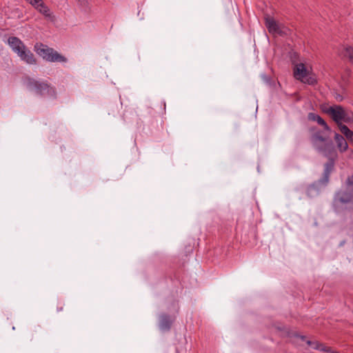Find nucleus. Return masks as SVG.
Wrapping results in <instances>:
<instances>
[{"label": "nucleus", "instance_id": "20e7f679", "mask_svg": "<svg viewBox=\"0 0 353 353\" xmlns=\"http://www.w3.org/2000/svg\"><path fill=\"white\" fill-rule=\"evenodd\" d=\"M34 50L43 59L49 62L65 63L67 59L52 48L43 43H36Z\"/></svg>", "mask_w": 353, "mask_h": 353}, {"label": "nucleus", "instance_id": "f03ea898", "mask_svg": "<svg viewBox=\"0 0 353 353\" xmlns=\"http://www.w3.org/2000/svg\"><path fill=\"white\" fill-rule=\"evenodd\" d=\"M310 141L314 148L319 153L323 154L329 159L324 165V170L322 177L310 185L307 188V193L310 196L318 194L322 186L325 187L330 181V176L334 168V158L336 157V151L332 139L329 135L318 130L312 134Z\"/></svg>", "mask_w": 353, "mask_h": 353}, {"label": "nucleus", "instance_id": "6ab92c4d", "mask_svg": "<svg viewBox=\"0 0 353 353\" xmlns=\"http://www.w3.org/2000/svg\"><path fill=\"white\" fill-rule=\"evenodd\" d=\"M305 83H308L309 85H314L316 83V80L312 77H306L304 78V81H301Z\"/></svg>", "mask_w": 353, "mask_h": 353}, {"label": "nucleus", "instance_id": "dca6fc26", "mask_svg": "<svg viewBox=\"0 0 353 353\" xmlns=\"http://www.w3.org/2000/svg\"><path fill=\"white\" fill-rule=\"evenodd\" d=\"M340 130L343 133L347 139L353 142V131L350 130L345 125H341Z\"/></svg>", "mask_w": 353, "mask_h": 353}, {"label": "nucleus", "instance_id": "7ed1b4c3", "mask_svg": "<svg viewBox=\"0 0 353 353\" xmlns=\"http://www.w3.org/2000/svg\"><path fill=\"white\" fill-rule=\"evenodd\" d=\"M24 82L29 89L34 90L37 94L43 97L56 98L57 92L55 88L48 83V81H41L30 77H26L24 79Z\"/></svg>", "mask_w": 353, "mask_h": 353}, {"label": "nucleus", "instance_id": "9b49d317", "mask_svg": "<svg viewBox=\"0 0 353 353\" xmlns=\"http://www.w3.org/2000/svg\"><path fill=\"white\" fill-rule=\"evenodd\" d=\"M307 119L310 120V121H316L318 123V124L322 125L324 128L325 130L327 131V132H331V129L328 126V125L327 124V123L325 121V120L321 117H320L319 114H316L315 113H313V112H310L307 115Z\"/></svg>", "mask_w": 353, "mask_h": 353}, {"label": "nucleus", "instance_id": "1a4fd4ad", "mask_svg": "<svg viewBox=\"0 0 353 353\" xmlns=\"http://www.w3.org/2000/svg\"><path fill=\"white\" fill-rule=\"evenodd\" d=\"M294 77L296 79L304 81V78L307 76V70L305 65L302 63H297L294 68Z\"/></svg>", "mask_w": 353, "mask_h": 353}, {"label": "nucleus", "instance_id": "f3484780", "mask_svg": "<svg viewBox=\"0 0 353 353\" xmlns=\"http://www.w3.org/2000/svg\"><path fill=\"white\" fill-rule=\"evenodd\" d=\"M342 55L344 57H347L349 61L353 63V48L351 46H347L343 48L342 52Z\"/></svg>", "mask_w": 353, "mask_h": 353}, {"label": "nucleus", "instance_id": "a211bd4d", "mask_svg": "<svg viewBox=\"0 0 353 353\" xmlns=\"http://www.w3.org/2000/svg\"><path fill=\"white\" fill-rule=\"evenodd\" d=\"M289 31L290 30L288 28L279 25L278 27V30L275 32L274 34H279L280 36H285L288 34Z\"/></svg>", "mask_w": 353, "mask_h": 353}, {"label": "nucleus", "instance_id": "393cba45", "mask_svg": "<svg viewBox=\"0 0 353 353\" xmlns=\"http://www.w3.org/2000/svg\"><path fill=\"white\" fill-rule=\"evenodd\" d=\"M293 336L297 338H300L302 341H305L306 339V337L305 336L300 335L298 333H294Z\"/></svg>", "mask_w": 353, "mask_h": 353}, {"label": "nucleus", "instance_id": "6e6552de", "mask_svg": "<svg viewBox=\"0 0 353 353\" xmlns=\"http://www.w3.org/2000/svg\"><path fill=\"white\" fill-rule=\"evenodd\" d=\"M40 13L46 17H50V10L49 8L44 3L43 0H31L29 3Z\"/></svg>", "mask_w": 353, "mask_h": 353}, {"label": "nucleus", "instance_id": "5701e85b", "mask_svg": "<svg viewBox=\"0 0 353 353\" xmlns=\"http://www.w3.org/2000/svg\"><path fill=\"white\" fill-rule=\"evenodd\" d=\"M36 332V330H32V331H30V333L28 334V336H27V337H28V339L29 341H32V340H33V335H34V332Z\"/></svg>", "mask_w": 353, "mask_h": 353}, {"label": "nucleus", "instance_id": "39448f33", "mask_svg": "<svg viewBox=\"0 0 353 353\" xmlns=\"http://www.w3.org/2000/svg\"><path fill=\"white\" fill-rule=\"evenodd\" d=\"M325 112L331 116L339 128L341 125H343L342 121L347 123L352 119V117L348 114L341 105L330 106L325 110Z\"/></svg>", "mask_w": 353, "mask_h": 353}, {"label": "nucleus", "instance_id": "ddd939ff", "mask_svg": "<svg viewBox=\"0 0 353 353\" xmlns=\"http://www.w3.org/2000/svg\"><path fill=\"white\" fill-rule=\"evenodd\" d=\"M335 141L336 145L340 150L341 152H344L347 150L348 148V144L345 140V139L341 134L338 133H335L334 135Z\"/></svg>", "mask_w": 353, "mask_h": 353}, {"label": "nucleus", "instance_id": "412c9836", "mask_svg": "<svg viewBox=\"0 0 353 353\" xmlns=\"http://www.w3.org/2000/svg\"><path fill=\"white\" fill-rule=\"evenodd\" d=\"M251 234L252 235V237H253V240L254 241H256V237H257V231H256V228L255 227H252L251 228Z\"/></svg>", "mask_w": 353, "mask_h": 353}, {"label": "nucleus", "instance_id": "aec40b11", "mask_svg": "<svg viewBox=\"0 0 353 353\" xmlns=\"http://www.w3.org/2000/svg\"><path fill=\"white\" fill-rule=\"evenodd\" d=\"M346 183L347 186L350 188H353V174L349 176L346 180Z\"/></svg>", "mask_w": 353, "mask_h": 353}, {"label": "nucleus", "instance_id": "cd10ccee", "mask_svg": "<svg viewBox=\"0 0 353 353\" xmlns=\"http://www.w3.org/2000/svg\"><path fill=\"white\" fill-rule=\"evenodd\" d=\"M192 248H190V250H189V252H192Z\"/></svg>", "mask_w": 353, "mask_h": 353}, {"label": "nucleus", "instance_id": "f257e3e1", "mask_svg": "<svg viewBox=\"0 0 353 353\" xmlns=\"http://www.w3.org/2000/svg\"><path fill=\"white\" fill-rule=\"evenodd\" d=\"M310 141L314 148L319 153L323 154L329 159L324 165V170L322 177L310 185L307 188V193L310 196L318 194L322 186L325 187L330 181V176L334 168V158L336 157V151L332 139L329 135L318 130L312 134Z\"/></svg>", "mask_w": 353, "mask_h": 353}, {"label": "nucleus", "instance_id": "c85d7f7f", "mask_svg": "<svg viewBox=\"0 0 353 353\" xmlns=\"http://www.w3.org/2000/svg\"><path fill=\"white\" fill-rule=\"evenodd\" d=\"M28 3H30L31 0H26Z\"/></svg>", "mask_w": 353, "mask_h": 353}, {"label": "nucleus", "instance_id": "b1692460", "mask_svg": "<svg viewBox=\"0 0 353 353\" xmlns=\"http://www.w3.org/2000/svg\"><path fill=\"white\" fill-rule=\"evenodd\" d=\"M63 306H64V303H60L57 305V312H61V311H62V310H63Z\"/></svg>", "mask_w": 353, "mask_h": 353}, {"label": "nucleus", "instance_id": "423d86ee", "mask_svg": "<svg viewBox=\"0 0 353 353\" xmlns=\"http://www.w3.org/2000/svg\"><path fill=\"white\" fill-rule=\"evenodd\" d=\"M174 320V316H172L165 313L161 314L159 316V329L163 332L170 331Z\"/></svg>", "mask_w": 353, "mask_h": 353}, {"label": "nucleus", "instance_id": "a878e982", "mask_svg": "<svg viewBox=\"0 0 353 353\" xmlns=\"http://www.w3.org/2000/svg\"><path fill=\"white\" fill-rule=\"evenodd\" d=\"M172 304L176 307V311L178 312V310H179L178 302L177 301H174Z\"/></svg>", "mask_w": 353, "mask_h": 353}, {"label": "nucleus", "instance_id": "9d476101", "mask_svg": "<svg viewBox=\"0 0 353 353\" xmlns=\"http://www.w3.org/2000/svg\"><path fill=\"white\" fill-rule=\"evenodd\" d=\"M20 59L28 64H36L37 61L33 53L26 47L22 51L17 54Z\"/></svg>", "mask_w": 353, "mask_h": 353}, {"label": "nucleus", "instance_id": "4468645a", "mask_svg": "<svg viewBox=\"0 0 353 353\" xmlns=\"http://www.w3.org/2000/svg\"><path fill=\"white\" fill-rule=\"evenodd\" d=\"M265 24L269 32L271 34H274L275 32L278 30V27L279 26V24L276 23L274 19L270 17H267L265 18Z\"/></svg>", "mask_w": 353, "mask_h": 353}, {"label": "nucleus", "instance_id": "f8f14e48", "mask_svg": "<svg viewBox=\"0 0 353 353\" xmlns=\"http://www.w3.org/2000/svg\"><path fill=\"white\" fill-rule=\"evenodd\" d=\"M335 199L341 204H347L352 201V195L347 192L340 191L336 194Z\"/></svg>", "mask_w": 353, "mask_h": 353}, {"label": "nucleus", "instance_id": "0eeeda50", "mask_svg": "<svg viewBox=\"0 0 353 353\" xmlns=\"http://www.w3.org/2000/svg\"><path fill=\"white\" fill-rule=\"evenodd\" d=\"M8 44L17 54L26 47L24 43L17 37H10L8 39Z\"/></svg>", "mask_w": 353, "mask_h": 353}, {"label": "nucleus", "instance_id": "2eb2a0df", "mask_svg": "<svg viewBox=\"0 0 353 353\" xmlns=\"http://www.w3.org/2000/svg\"><path fill=\"white\" fill-rule=\"evenodd\" d=\"M306 343L313 349L318 350L322 352H331L330 347L325 346L323 344L318 341H307Z\"/></svg>", "mask_w": 353, "mask_h": 353}, {"label": "nucleus", "instance_id": "4be33fe9", "mask_svg": "<svg viewBox=\"0 0 353 353\" xmlns=\"http://www.w3.org/2000/svg\"><path fill=\"white\" fill-rule=\"evenodd\" d=\"M79 5L82 7H87L89 5V2L88 0H77Z\"/></svg>", "mask_w": 353, "mask_h": 353}, {"label": "nucleus", "instance_id": "bb28decb", "mask_svg": "<svg viewBox=\"0 0 353 353\" xmlns=\"http://www.w3.org/2000/svg\"><path fill=\"white\" fill-rule=\"evenodd\" d=\"M335 98H336V99L337 101H341L343 100V97H342L341 95H339V94H338L337 96H336V97H335Z\"/></svg>", "mask_w": 353, "mask_h": 353}]
</instances>
